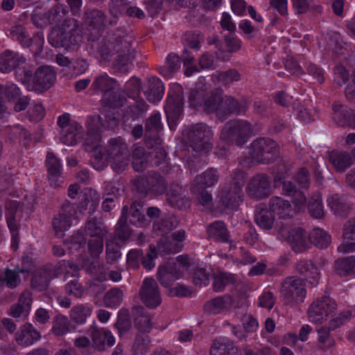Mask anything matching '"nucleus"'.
<instances>
[{"label": "nucleus", "instance_id": "nucleus-55", "mask_svg": "<svg viewBox=\"0 0 355 355\" xmlns=\"http://www.w3.org/2000/svg\"><path fill=\"white\" fill-rule=\"evenodd\" d=\"M156 250L161 255L175 254L181 251L178 244L174 243L170 236H162L159 239Z\"/></svg>", "mask_w": 355, "mask_h": 355}, {"label": "nucleus", "instance_id": "nucleus-2", "mask_svg": "<svg viewBox=\"0 0 355 355\" xmlns=\"http://www.w3.org/2000/svg\"><path fill=\"white\" fill-rule=\"evenodd\" d=\"M253 134L252 124L245 119L227 121L220 132V138L227 144L242 146Z\"/></svg>", "mask_w": 355, "mask_h": 355}, {"label": "nucleus", "instance_id": "nucleus-26", "mask_svg": "<svg viewBox=\"0 0 355 355\" xmlns=\"http://www.w3.org/2000/svg\"><path fill=\"white\" fill-rule=\"evenodd\" d=\"M207 239L216 242L227 243L230 240V232L227 225L222 220H216L207 225Z\"/></svg>", "mask_w": 355, "mask_h": 355}, {"label": "nucleus", "instance_id": "nucleus-50", "mask_svg": "<svg viewBox=\"0 0 355 355\" xmlns=\"http://www.w3.org/2000/svg\"><path fill=\"white\" fill-rule=\"evenodd\" d=\"M114 327L120 338H123L132 329V322L128 309H122L119 311Z\"/></svg>", "mask_w": 355, "mask_h": 355}, {"label": "nucleus", "instance_id": "nucleus-10", "mask_svg": "<svg viewBox=\"0 0 355 355\" xmlns=\"http://www.w3.org/2000/svg\"><path fill=\"white\" fill-rule=\"evenodd\" d=\"M184 96L181 86L175 85L170 90L164 106L168 121H175L179 119L183 111Z\"/></svg>", "mask_w": 355, "mask_h": 355}, {"label": "nucleus", "instance_id": "nucleus-45", "mask_svg": "<svg viewBox=\"0 0 355 355\" xmlns=\"http://www.w3.org/2000/svg\"><path fill=\"white\" fill-rule=\"evenodd\" d=\"M336 272L340 277L355 274V256L347 257L335 261Z\"/></svg>", "mask_w": 355, "mask_h": 355}, {"label": "nucleus", "instance_id": "nucleus-29", "mask_svg": "<svg viewBox=\"0 0 355 355\" xmlns=\"http://www.w3.org/2000/svg\"><path fill=\"white\" fill-rule=\"evenodd\" d=\"M20 207V202L15 200H9L6 202V220L8 227L13 239L18 235L19 220L17 219L16 213Z\"/></svg>", "mask_w": 355, "mask_h": 355}, {"label": "nucleus", "instance_id": "nucleus-23", "mask_svg": "<svg viewBox=\"0 0 355 355\" xmlns=\"http://www.w3.org/2000/svg\"><path fill=\"white\" fill-rule=\"evenodd\" d=\"M295 271L304 277L306 280L313 286L318 284L320 272L318 267L310 260L300 259L295 267Z\"/></svg>", "mask_w": 355, "mask_h": 355}, {"label": "nucleus", "instance_id": "nucleus-11", "mask_svg": "<svg viewBox=\"0 0 355 355\" xmlns=\"http://www.w3.org/2000/svg\"><path fill=\"white\" fill-rule=\"evenodd\" d=\"M271 181L265 173H257L249 180L245 188L247 194L252 198L263 199L270 194Z\"/></svg>", "mask_w": 355, "mask_h": 355}, {"label": "nucleus", "instance_id": "nucleus-49", "mask_svg": "<svg viewBox=\"0 0 355 355\" xmlns=\"http://www.w3.org/2000/svg\"><path fill=\"white\" fill-rule=\"evenodd\" d=\"M223 102L222 91L215 89L211 92L209 96L205 98L203 110L207 114L215 112L218 116V110Z\"/></svg>", "mask_w": 355, "mask_h": 355}, {"label": "nucleus", "instance_id": "nucleus-39", "mask_svg": "<svg viewBox=\"0 0 355 355\" xmlns=\"http://www.w3.org/2000/svg\"><path fill=\"white\" fill-rule=\"evenodd\" d=\"M142 208L143 205L139 202H134L128 208L127 218H129V222L132 225L137 227H144L148 225V220L146 218Z\"/></svg>", "mask_w": 355, "mask_h": 355}, {"label": "nucleus", "instance_id": "nucleus-59", "mask_svg": "<svg viewBox=\"0 0 355 355\" xmlns=\"http://www.w3.org/2000/svg\"><path fill=\"white\" fill-rule=\"evenodd\" d=\"M257 224L263 230H270L275 221V216L270 210L261 208L255 214Z\"/></svg>", "mask_w": 355, "mask_h": 355}, {"label": "nucleus", "instance_id": "nucleus-48", "mask_svg": "<svg viewBox=\"0 0 355 355\" xmlns=\"http://www.w3.org/2000/svg\"><path fill=\"white\" fill-rule=\"evenodd\" d=\"M309 239L311 243L320 249L327 248L331 242L330 234L319 227L310 232Z\"/></svg>", "mask_w": 355, "mask_h": 355}, {"label": "nucleus", "instance_id": "nucleus-19", "mask_svg": "<svg viewBox=\"0 0 355 355\" xmlns=\"http://www.w3.org/2000/svg\"><path fill=\"white\" fill-rule=\"evenodd\" d=\"M234 303V300L231 295H223L206 302L203 311L207 315H218L229 311Z\"/></svg>", "mask_w": 355, "mask_h": 355}, {"label": "nucleus", "instance_id": "nucleus-44", "mask_svg": "<svg viewBox=\"0 0 355 355\" xmlns=\"http://www.w3.org/2000/svg\"><path fill=\"white\" fill-rule=\"evenodd\" d=\"M131 3L128 0H110L109 3V11L111 18L109 20V25L114 26L116 25L119 16L125 12L128 7Z\"/></svg>", "mask_w": 355, "mask_h": 355}, {"label": "nucleus", "instance_id": "nucleus-3", "mask_svg": "<svg viewBox=\"0 0 355 355\" xmlns=\"http://www.w3.org/2000/svg\"><path fill=\"white\" fill-rule=\"evenodd\" d=\"M56 73L54 69L49 65L39 67L33 76L30 70L24 71V83L30 91L42 93L50 89L55 83Z\"/></svg>", "mask_w": 355, "mask_h": 355}, {"label": "nucleus", "instance_id": "nucleus-32", "mask_svg": "<svg viewBox=\"0 0 355 355\" xmlns=\"http://www.w3.org/2000/svg\"><path fill=\"white\" fill-rule=\"evenodd\" d=\"M60 141L65 145L73 146L83 137V127L77 122L73 121L67 128L60 132Z\"/></svg>", "mask_w": 355, "mask_h": 355}, {"label": "nucleus", "instance_id": "nucleus-13", "mask_svg": "<svg viewBox=\"0 0 355 355\" xmlns=\"http://www.w3.org/2000/svg\"><path fill=\"white\" fill-rule=\"evenodd\" d=\"M49 41L55 48L64 47L67 49L78 45L82 41V37L79 34L66 31L62 26L52 30Z\"/></svg>", "mask_w": 355, "mask_h": 355}, {"label": "nucleus", "instance_id": "nucleus-1", "mask_svg": "<svg viewBox=\"0 0 355 355\" xmlns=\"http://www.w3.org/2000/svg\"><path fill=\"white\" fill-rule=\"evenodd\" d=\"M132 37L125 31L116 29L109 33L102 40L98 53L103 60L110 61L114 55L113 66L125 72L128 63L135 58V51L132 46Z\"/></svg>", "mask_w": 355, "mask_h": 355}, {"label": "nucleus", "instance_id": "nucleus-4", "mask_svg": "<svg viewBox=\"0 0 355 355\" xmlns=\"http://www.w3.org/2000/svg\"><path fill=\"white\" fill-rule=\"evenodd\" d=\"M106 156L112 168L119 173L125 170L129 164V150L121 137L110 139L106 148Z\"/></svg>", "mask_w": 355, "mask_h": 355}, {"label": "nucleus", "instance_id": "nucleus-18", "mask_svg": "<svg viewBox=\"0 0 355 355\" xmlns=\"http://www.w3.org/2000/svg\"><path fill=\"white\" fill-rule=\"evenodd\" d=\"M89 332L92 347L99 352L105 351V346L112 347L115 343V338L108 329L92 326Z\"/></svg>", "mask_w": 355, "mask_h": 355}, {"label": "nucleus", "instance_id": "nucleus-52", "mask_svg": "<svg viewBox=\"0 0 355 355\" xmlns=\"http://www.w3.org/2000/svg\"><path fill=\"white\" fill-rule=\"evenodd\" d=\"M180 68V60L175 53H170L167 56L166 62L164 66L159 67V72L166 78H171Z\"/></svg>", "mask_w": 355, "mask_h": 355}, {"label": "nucleus", "instance_id": "nucleus-40", "mask_svg": "<svg viewBox=\"0 0 355 355\" xmlns=\"http://www.w3.org/2000/svg\"><path fill=\"white\" fill-rule=\"evenodd\" d=\"M327 204L334 213L339 216H344L350 207L347 198L338 194H332L327 199Z\"/></svg>", "mask_w": 355, "mask_h": 355}, {"label": "nucleus", "instance_id": "nucleus-5", "mask_svg": "<svg viewBox=\"0 0 355 355\" xmlns=\"http://www.w3.org/2000/svg\"><path fill=\"white\" fill-rule=\"evenodd\" d=\"M250 154L259 163L270 164L279 157V146L271 139L259 138L251 143Z\"/></svg>", "mask_w": 355, "mask_h": 355}, {"label": "nucleus", "instance_id": "nucleus-8", "mask_svg": "<svg viewBox=\"0 0 355 355\" xmlns=\"http://www.w3.org/2000/svg\"><path fill=\"white\" fill-rule=\"evenodd\" d=\"M336 309L337 304L334 300L329 296H323L310 305L307 311L308 318L311 322L322 323Z\"/></svg>", "mask_w": 355, "mask_h": 355}, {"label": "nucleus", "instance_id": "nucleus-14", "mask_svg": "<svg viewBox=\"0 0 355 355\" xmlns=\"http://www.w3.org/2000/svg\"><path fill=\"white\" fill-rule=\"evenodd\" d=\"M248 109V103L245 98L236 99L230 96H225L223 98L222 104L218 110V118L220 121H224L232 114H244Z\"/></svg>", "mask_w": 355, "mask_h": 355}, {"label": "nucleus", "instance_id": "nucleus-31", "mask_svg": "<svg viewBox=\"0 0 355 355\" xmlns=\"http://www.w3.org/2000/svg\"><path fill=\"white\" fill-rule=\"evenodd\" d=\"M219 177L220 175L217 169L209 168L201 174L196 175L191 183L193 184V189L198 191L200 186L205 188L214 186L218 182Z\"/></svg>", "mask_w": 355, "mask_h": 355}, {"label": "nucleus", "instance_id": "nucleus-51", "mask_svg": "<svg viewBox=\"0 0 355 355\" xmlns=\"http://www.w3.org/2000/svg\"><path fill=\"white\" fill-rule=\"evenodd\" d=\"M85 232L90 237L105 236L107 230L101 218L94 217L86 222Z\"/></svg>", "mask_w": 355, "mask_h": 355}, {"label": "nucleus", "instance_id": "nucleus-24", "mask_svg": "<svg viewBox=\"0 0 355 355\" xmlns=\"http://www.w3.org/2000/svg\"><path fill=\"white\" fill-rule=\"evenodd\" d=\"M26 58L18 53L6 50L0 55V71L9 73L24 64Z\"/></svg>", "mask_w": 355, "mask_h": 355}, {"label": "nucleus", "instance_id": "nucleus-7", "mask_svg": "<svg viewBox=\"0 0 355 355\" xmlns=\"http://www.w3.org/2000/svg\"><path fill=\"white\" fill-rule=\"evenodd\" d=\"M280 293L288 305L303 302L306 295L304 280L294 276L286 277L282 284Z\"/></svg>", "mask_w": 355, "mask_h": 355}, {"label": "nucleus", "instance_id": "nucleus-53", "mask_svg": "<svg viewBox=\"0 0 355 355\" xmlns=\"http://www.w3.org/2000/svg\"><path fill=\"white\" fill-rule=\"evenodd\" d=\"M116 86V81L106 73H102L97 76L92 85L94 90H98L104 94L114 90Z\"/></svg>", "mask_w": 355, "mask_h": 355}, {"label": "nucleus", "instance_id": "nucleus-56", "mask_svg": "<svg viewBox=\"0 0 355 355\" xmlns=\"http://www.w3.org/2000/svg\"><path fill=\"white\" fill-rule=\"evenodd\" d=\"M51 332L55 336H62L70 331V322L67 317L58 314L53 318Z\"/></svg>", "mask_w": 355, "mask_h": 355}, {"label": "nucleus", "instance_id": "nucleus-37", "mask_svg": "<svg viewBox=\"0 0 355 355\" xmlns=\"http://www.w3.org/2000/svg\"><path fill=\"white\" fill-rule=\"evenodd\" d=\"M132 314L134 318L135 326L140 331L148 332L151 329V316L141 306L132 308Z\"/></svg>", "mask_w": 355, "mask_h": 355}, {"label": "nucleus", "instance_id": "nucleus-43", "mask_svg": "<svg viewBox=\"0 0 355 355\" xmlns=\"http://www.w3.org/2000/svg\"><path fill=\"white\" fill-rule=\"evenodd\" d=\"M235 191L232 187H225L221 190L220 200L226 208H234L242 202L243 192L236 196Z\"/></svg>", "mask_w": 355, "mask_h": 355}, {"label": "nucleus", "instance_id": "nucleus-17", "mask_svg": "<svg viewBox=\"0 0 355 355\" xmlns=\"http://www.w3.org/2000/svg\"><path fill=\"white\" fill-rule=\"evenodd\" d=\"M10 35L13 39H16L19 43L26 47L31 45L35 46L33 50L35 54L42 52L43 49L44 40L40 36H35L34 38L30 37L25 27L21 25H15L12 26L10 31Z\"/></svg>", "mask_w": 355, "mask_h": 355}, {"label": "nucleus", "instance_id": "nucleus-60", "mask_svg": "<svg viewBox=\"0 0 355 355\" xmlns=\"http://www.w3.org/2000/svg\"><path fill=\"white\" fill-rule=\"evenodd\" d=\"M132 164L135 171H143L147 165V156L145 149L143 147L135 148L132 154Z\"/></svg>", "mask_w": 355, "mask_h": 355}, {"label": "nucleus", "instance_id": "nucleus-46", "mask_svg": "<svg viewBox=\"0 0 355 355\" xmlns=\"http://www.w3.org/2000/svg\"><path fill=\"white\" fill-rule=\"evenodd\" d=\"M20 283L21 279L17 270L9 268L0 270V290H2L5 286L11 289L15 288Z\"/></svg>", "mask_w": 355, "mask_h": 355}, {"label": "nucleus", "instance_id": "nucleus-33", "mask_svg": "<svg viewBox=\"0 0 355 355\" xmlns=\"http://www.w3.org/2000/svg\"><path fill=\"white\" fill-rule=\"evenodd\" d=\"M343 241L338 250L343 252H349L355 250V218L348 220L343 228Z\"/></svg>", "mask_w": 355, "mask_h": 355}, {"label": "nucleus", "instance_id": "nucleus-62", "mask_svg": "<svg viewBox=\"0 0 355 355\" xmlns=\"http://www.w3.org/2000/svg\"><path fill=\"white\" fill-rule=\"evenodd\" d=\"M214 77L219 83L225 85H228L233 82H237L241 80V74L235 69H230L225 71H216Z\"/></svg>", "mask_w": 355, "mask_h": 355}, {"label": "nucleus", "instance_id": "nucleus-35", "mask_svg": "<svg viewBox=\"0 0 355 355\" xmlns=\"http://www.w3.org/2000/svg\"><path fill=\"white\" fill-rule=\"evenodd\" d=\"M329 161L334 168L340 173L345 171L353 164L352 156L345 151H331L329 155Z\"/></svg>", "mask_w": 355, "mask_h": 355}, {"label": "nucleus", "instance_id": "nucleus-63", "mask_svg": "<svg viewBox=\"0 0 355 355\" xmlns=\"http://www.w3.org/2000/svg\"><path fill=\"white\" fill-rule=\"evenodd\" d=\"M92 313V309L83 304L75 306L71 310V319L78 324H83Z\"/></svg>", "mask_w": 355, "mask_h": 355}, {"label": "nucleus", "instance_id": "nucleus-9", "mask_svg": "<svg viewBox=\"0 0 355 355\" xmlns=\"http://www.w3.org/2000/svg\"><path fill=\"white\" fill-rule=\"evenodd\" d=\"M75 215V205L69 202H65L52 220V226L57 237L64 236V232L71 227Z\"/></svg>", "mask_w": 355, "mask_h": 355}, {"label": "nucleus", "instance_id": "nucleus-41", "mask_svg": "<svg viewBox=\"0 0 355 355\" xmlns=\"http://www.w3.org/2000/svg\"><path fill=\"white\" fill-rule=\"evenodd\" d=\"M149 193L160 196L166 191L167 182L165 178L155 171L148 172Z\"/></svg>", "mask_w": 355, "mask_h": 355}, {"label": "nucleus", "instance_id": "nucleus-16", "mask_svg": "<svg viewBox=\"0 0 355 355\" xmlns=\"http://www.w3.org/2000/svg\"><path fill=\"white\" fill-rule=\"evenodd\" d=\"M332 119L336 124L342 128H355V112L340 101H334L331 105Z\"/></svg>", "mask_w": 355, "mask_h": 355}, {"label": "nucleus", "instance_id": "nucleus-27", "mask_svg": "<svg viewBox=\"0 0 355 355\" xmlns=\"http://www.w3.org/2000/svg\"><path fill=\"white\" fill-rule=\"evenodd\" d=\"M166 192V201L173 207L181 209L189 201L184 194V188L178 183H171Z\"/></svg>", "mask_w": 355, "mask_h": 355}, {"label": "nucleus", "instance_id": "nucleus-34", "mask_svg": "<svg viewBox=\"0 0 355 355\" xmlns=\"http://www.w3.org/2000/svg\"><path fill=\"white\" fill-rule=\"evenodd\" d=\"M269 206L271 212L277 214L282 218H291L295 214L290 202L278 196H273L270 199Z\"/></svg>", "mask_w": 355, "mask_h": 355}, {"label": "nucleus", "instance_id": "nucleus-15", "mask_svg": "<svg viewBox=\"0 0 355 355\" xmlns=\"http://www.w3.org/2000/svg\"><path fill=\"white\" fill-rule=\"evenodd\" d=\"M162 130L163 125L159 112H155L146 119L144 139L148 147H153V145H157L162 142L160 134Z\"/></svg>", "mask_w": 355, "mask_h": 355}, {"label": "nucleus", "instance_id": "nucleus-54", "mask_svg": "<svg viewBox=\"0 0 355 355\" xmlns=\"http://www.w3.org/2000/svg\"><path fill=\"white\" fill-rule=\"evenodd\" d=\"M285 172H277L273 178L275 187H282V193L285 196H291L294 195L297 190L295 185L290 180H285Z\"/></svg>", "mask_w": 355, "mask_h": 355}, {"label": "nucleus", "instance_id": "nucleus-20", "mask_svg": "<svg viewBox=\"0 0 355 355\" xmlns=\"http://www.w3.org/2000/svg\"><path fill=\"white\" fill-rule=\"evenodd\" d=\"M45 164L51 186L54 188L60 187L62 183V168L60 159L53 153L49 152L46 155Z\"/></svg>", "mask_w": 355, "mask_h": 355}, {"label": "nucleus", "instance_id": "nucleus-58", "mask_svg": "<svg viewBox=\"0 0 355 355\" xmlns=\"http://www.w3.org/2000/svg\"><path fill=\"white\" fill-rule=\"evenodd\" d=\"M308 209L311 216L315 218H322L324 215V207L320 193H314L308 205Z\"/></svg>", "mask_w": 355, "mask_h": 355}, {"label": "nucleus", "instance_id": "nucleus-30", "mask_svg": "<svg viewBox=\"0 0 355 355\" xmlns=\"http://www.w3.org/2000/svg\"><path fill=\"white\" fill-rule=\"evenodd\" d=\"M179 221L174 215L162 216L153 221V231L157 236H165L178 227Z\"/></svg>", "mask_w": 355, "mask_h": 355}, {"label": "nucleus", "instance_id": "nucleus-47", "mask_svg": "<svg viewBox=\"0 0 355 355\" xmlns=\"http://www.w3.org/2000/svg\"><path fill=\"white\" fill-rule=\"evenodd\" d=\"M250 290V284L248 282H240L235 284L234 295L235 297L238 298V302L235 305L236 309H242V313L245 314L247 310L246 299L249 296V291Z\"/></svg>", "mask_w": 355, "mask_h": 355}, {"label": "nucleus", "instance_id": "nucleus-61", "mask_svg": "<svg viewBox=\"0 0 355 355\" xmlns=\"http://www.w3.org/2000/svg\"><path fill=\"white\" fill-rule=\"evenodd\" d=\"M83 197L85 208L89 209V213H94L99 205L100 193L94 189H89L85 191Z\"/></svg>", "mask_w": 355, "mask_h": 355}, {"label": "nucleus", "instance_id": "nucleus-57", "mask_svg": "<svg viewBox=\"0 0 355 355\" xmlns=\"http://www.w3.org/2000/svg\"><path fill=\"white\" fill-rule=\"evenodd\" d=\"M6 132L10 140L22 139L23 145L26 146L31 141V135L29 132L19 124L9 127L6 129Z\"/></svg>", "mask_w": 355, "mask_h": 355}, {"label": "nucleus", "instance_id": "nucleus-21", "mask_svg": "<svg viewBox=\"0 0 355 355\" xmlns=\"http://www.w3.org/2000/svg\"><path fill=\"white\" fill-rule=\"evenodd\" d=\"M53 278L50 267L44 266L34 270L31 274V287L37 291H44L49 288Z\"/></svg>", "mask_w": 355, "mask_h": 355}, {"label": "nucleus", "instance_id": "nucleus-28", "mask_svg": "<svg viewBox=\"0 0 355 355\" xmlns=\"http://www.w3.org/2000/svg\"><path fill=\"white\" fill-rule=\"evenodd\" d=\"M182 275L183 272L177 270L168 263L166 265L159 266L157 278L162 286L168 288Z\"/></svg>", "mask_w": 355, "mask_h": 355}, {"label": "nucleus", "instance_id": "nucleus-38", "mask_svg": "<svg viewBox=\"0 0 355 355\" xmlns=\"http://www.w3.org/2000/svg\"><path fill=\"white\" fill-rule=\"evenodd\" d=\"M210 355H238V352L233 343L223 337L214 341L210 348Z\"/></svg>", "mask_w": 355, "mask_h": 355}, {"label": "nucleus", "instance_id": "nucleus-25", "mask_svg": "<svg viewBox=\"0 0 355 355\" xmlns=\"http://www.w3.org/2000/svg\"><path fill=\"white\" fill-rule=\"evenodd\" d=\"M287 240L295 252H303L310 247L309 236L302 228L293 229L288 232Z\"/></svg>", "mask_w": 355, "mask_h": 355}, {"label": "nucleus", "instance_id": "nucleus-6", "mask_svg": "<svg viewBox=\"0 0 355 355\" xmlns=\"http://www.w3.org/2000/svg\"><path fill=\"white\" fill-rule=\"evenodd\" d=\"M186 134L189 146L196 152H207L211 149L209 141L213 137V131L207 124H192L187 128Z\"/></svg>", "mask_w": 355, "mask_h": 355}, {"label": "nucleus", "instance_id": "nucleus-42", "mask_svg": "<svg viewBox=\"0 0 355 355\" xmlns=\"http://www.w3.org/2000/svg\"><path fill=\"white\" fill-rule=\"evenodd\" d=\"M128 207L122 209L121 216L119 219L114 231V237L121 243L125 242L130 236V230L127 225Z\"/></svg>", "mask_w": 355, "mask_h": 355}, {"label": "nucleus", "instance_id": "nucleus-12", "mask_svg": "<svg viewBox=\"0 0 355 355\" xmlns=\"http://www.w3.org/2000/svg\"><path fill=\"white\" fill-rule=\"evenodd\" d=\"M141 302L150 309H155L162 302L161 294L157 282L153 278H146L139 289Z\"/></svg>", "mask_w": 355, "mask_h": 355}, {"label": "nucleus", "instance_id": "nucleus-64", "mask_svg": "<svg viewBox=\"0 0 355 355\" xmlns=\"http://www.w3.org/2000/svg\"><path fill=\"white\" fill-rule=\"evenodd\" d=\"M123 294L118 288H113L108 291L104 296V303L107 307H117L123 301Z\"/></svg>", "mask_w": 355, "mask_h": 355}, {"label": "nucleus", "instance_id": "nucleus-22", "mask_svg": "<svg viewBox=\"0 0 355 355\" xmlns=\"http://www.w3.org/2000/svg\"><path fill=\"white\" fill-rule=\"evenodd\" d=\"M40 338V333L31 323L21 325L15 334L17 343L22 347H29Z\"/></svg>", "mask_w": 355, "mask_h": 355}, {"label": "nucleus", "instance_id": "nucleus-36", "mask_svg": "<svg viewBox=\"0 0 355 355\" xmlns=\"http://www.w3.org/2000/svg\"><path fill=\"white\" fill-rule=\"evenodd\" d=\"M164 94V85L162 81L157 77L149 78L148 87L144 92L145 96L150 103H157L161 101Z\"/></svg>", "mask_w": 355, "mask_h": 355}]
</instances>
